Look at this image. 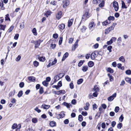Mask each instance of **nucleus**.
<instances>
[{
  "instance_id": "3c124183",
  "label": "nucleus",
  "mask_w": 131,
  "mask_h": 131,
  "mask_svg": "<svg viewBox=\"0 0 131 131\" xmlns=\"http://www.w3.org/2000/svg\"><path fill=\"white\" fill-rule=\"evenodd\" d=\"M122 127V124L121 123H118L117 125V128L121 129Z\"/></svg>"
},
{
  "instance_id": "aec40b11",
  "label": "nucleus",
  "mask_w": 131,
  "mask_h": 131,
  "mask_svg": "<svg viewBox=\"0 0 131 131\" xmlns=\"http://www.w3.org/2000/svg\"><path fill=\"white\" fill-rule=\"evenodd\" d=\"M31 121L32 123H36L38 122V119L36 117H33L32 118Z\"/></svg>"
},
{
  "instance_id": "72a5a7b5",
  "label": "nucleus",
  "mask_w": 131,
  "mask_h": 131,
  "mask_svg": "<svg viewBox=\"0 0 131 131\" xmlns=\"http://www.w3.org/2000/svg\"><path fill=\"white\" fill-rule=\"evenodd\" d=\"M101 3L99 4V6L100 7H103L104 6V1L101 0L100 2Z\"/></svg>"
},
{
  "instance_id": "5701e85b",
  "label": "nucleus",
  "mask_w": 131,
  "mask_h": 131,
  "mask_svg": "<svg viewBox=\"0 0 131 131\" xmlns=\"http://www.w3.org/2000/svg\"><path fill=\"white\" fill-rule=\"evenodd\" d=\"M119 60L123 63L125 62V59L123 56H121L119 58Z\"/></svg>"
},
{
  "instance_id": "58836bf2",
  "label": "nucleus",
  "mask_w": 131,
  "mask_h": 131,
  "mask_svg": "<svg viewBox=\"0 0 131 131\" xmlns=\"http://www.w3.org/2000/svg\"><path fill=\"white\" fill-rule=\"evenodd\" d=\"M107 70L109 72L111 73H113L114 72V71L113 69H111V68H108L107 69Z\"/></svg>"
},
{
  "instance_id": "338daca9",
  "label": "nucleus",
  "mask_w": 131,
  "mask_h": 131,
  "mask_svg": "<svg viewBox=\"0 0 131 131\" xmlns=\"http://www.w3.org/2000/svg\"><path fill=\"white\" fill-rule=\"evenodd\" d=\"M58 86L59 88L60 87H61L62 86V82L61 81H60L58 83Z\"/></svg>"
},
{
  "instance_id": "c9c22d12",
  "label": "nucleus",
  "mask_w": 131,
  "mask_h": 131,
  "mask_svg": "<svg viewBox=\"0 0 131 131\" xmlns=\"http://www.w3.org/2000/svg\"><path fill=\"white\" fill-rule=\"evenodd\" d=\"M84 61V60H80L78 63V66L79 67H81L83 64Z\"/></svg>"
},
{
  "instance_id": "4468645a",
  "label": "nucleus",
  "mask_w": 131,
  "mask_h": 131,
  "mask_svg": "<svg viewBox=\"0 0 131 131\" xmlns=\"http://www.w3.org/2000/svg\"><path fill=\"white\" fill-rule=\"evenodd\" d=\"M28 79L30 82H34L35 81V78L33 76L29 77Z\"/></svg>"
},
{
  "instance_id": "a19ab883",
  "label": "nucleus",
  "mask_w": 131,
  "mask_h": 131,
  "mask_svg": "<svg viewBox=\"0 0 131 131\" xmlns=\"http://www.w3.org/2000/svg\"><path fill=\"white\" fill-rule=\"evenodd\" d=\"M14 28V26H12L8 29L7 31L9 33L11 32L12 31V30Z\"/></svg>"
},
{
  "instance_id": "e433bc0d",
  "label": "nucleus",
  "mask_w": 131,
  "mask_h": 131,
  "mask_svg": "<svg viewBox=\"0 0 131 131\" xmlns=\"http://www.w3.org/2000/svg\"><path fill=\"white\" fill-rule=\"evenodd\" d=\"M23 94V91H20L18 93V94L17 96L18 97H20L22 96Z\"/></svg>"
},
{
  "instance_id": "f3484780",
  "label": "nucleus",
  "mask_w": 131,
  "mask_h": 131,
  "mask_svg": "<svg viewBox=\"0 0 131 131\" xmlns=\"http://www.w3.org/2000/svg\"><path fill=\"white\" fill-rule=\"evenodd\" d=\"M51 13L52 12L50 10H47L45 14L46 17H48L49 16H50V15L51 14Z\"/></svg>"
},
{
  "instance_id": "dca6fc26",
  "label": "nucleus",
  "mask_w": 131,
  "mask_h": 131,
  "mask_svg": "<svg viewBox=\"0 0 131 131\" xmlns=\"http://www.w3.org/2000/svg\"><path fill=\"white\" fill-rule=\"evenodd\" d=\"M69 54L68 53L66 52L63 55V57H62V61H63L65 60L66 58L68 56Z\"/></svg>"
},
{
  "instance_id": "09e8293b",
  "label": "nucleus",
  "mask_w": 131,
  "mask_h": 131,
  "mask_svg": "<svg viewBox=\"0 0 131 131\" xmlns=\"http://www.w3.org/2000/svg\"><path fill=\"white\" fill-rule=\"evenodd\" d=\"M108 19L109 20H114V18L113 16H111L108 17Z\"/></svg>"
},
{
  "instance_id": "7c9ffc66",
  "label": "nucleus",
  "mask_w": 131,
  "mask_h": 131,
  "mask_svg": "<svg viewBox=\"0 0 131 131\" xmlns=\"http://www.w3.org/2000/svg\"><path fill=\"white\" fill-rule=\"evenodd\" d=\"M90 104L89 103H86V106L84 107V108L85 110H88V107L89 106Z\"/></svg>"
},
{
  "instance_id": "1a4fd4ad",
  "label": "nucleus",
  "mask_w": 131,
  "mask_h": 131,
  "mask_svg": "<svg viewBox=\"0 0 131 131\" xmlns=\"http://www.w3.org/2000/svg\"><path fill=\"white\" fill-rule=\"evenodd\" d=\"M116 93H115L112 95L108 97L107 99L108 101H112L116 97Z\"/></svg>"
},
{
  "instance_id": "de8ad7c7",
  "label": "nucleus",
  "mask_w": 131,
  "mask_h": 131,
  "mask_svg": "<svg viewBox=\"0 0 131 131\" xmlns=\"http://www.w3.org/2000/svg\"><path fill=\"white\" fill-rule=\"evenodd\" d=\"M78 120L80 122H81L83 121V118L82 115H80L79 116Z\"/></svg>"
},
{
  "instance_id": "864d4df0",
  "label": "nucleus",
  "mask_w": 131,
  "mask_h": 131,
  "mask_svg": "<svg viewBox=\"0 0 131 131\" xmlns=\"http://www.w3.org/2000/svg\"><path fill=\"white\" fill-rule=\"evenodd\" d=\"M101 0H93V3L94 4H97L98 1L100 2L101 1Z\"/></svg>"
},
{
  "instance_id": "f257e3e1",
  "label": "nucleus",
  "mask_w": 131,
  "mask_h": 131,
  "mask_svg": "<svg viewBox=\"0 0 131 131\" xmlns=\"http://www.w3.org/2000/svg\"><path fill=\"white\" fill-rule=\"evenodd\" d=\"M116 25V24H113L112 25L106 29L105 32V33L106 34H107L111 31L113 30L114 29L115 26Z\"/></svg>"
},
{
  "instance_id": "6e6d98bb",
  "label": "nucleus",
  "mask_w": 131,
  "mask_h": 131,
  "mask_svg": "<svg viewBox=\"0 0 131 131\" xmlns=\"http://www.w3.org/2000/svg\"><path fill=\"white\" fill-rule=\"evenodd\" d=\"M125 73L129 75L131 74V71L130 70H126Z\"/></svg>"
},
{
  "instance_id": "f03ea898",
  "label": "nucleus",
  "mask_w": 131,
  "mask_h": 131,
  "mask_svg": "<svg viewBox=\"0 0 131 131\" xmlns=\"http://www.w3.org/2000/svg\"><path fill=\"white\" fill-rule=\"evenodd\" d=\"M95 26V23L93 21L91 22L89 24V29L91 31H93Z\"/></svg>"
},
{
  "instance_id": "603ef678",
  "label": "nucleus",
  "mask_w": 131,
  "mask_h": 131,
  "mask_svg": "<svg viewBox=\"0 0 131 131\" xmlns=\"http://www.w3.org/2000/svg\"><path fill=\"white\" fill-rule=\"evenodd\" d=\"M56 45L55 44L51 43L50 45V47L52 49H54L56 47Z\"/></svg>"
},
{
  "instance_id": "393cba45",
  "label": "nucleus",
  "mask_w": 131,
  "mask_h": 131,
  "mask_svg": "<svg viewBox=\"0 0 131 131\" xmlns=\"http://www.w3.org/2000/svg\"><path fill=\"white\" fill-rule=\"evenodd\" d=\"M59 27L60 29L63 30L65 27V25L64 24H62L61 25H59Z\"/></svg>"
},
{
  "instance_id": "423d86ee",
  "label": "nucleus",
  "mask_w": 131,
  "mask_h": 131,
  "mask_svg": "<svg viewBox=\"0 0 131 131\" xmlns=\"http://www.w3.org/2000/svg\"><path fill=\"white\" fill-rule=\"evenodd\" d=\"M62 16V13L61 11L58 12L56 14V18L58 20H59L61 17Z\"/></svg>"
},
{
  "instance_id": "f704fd0d",
  "label": "nucleus",
  "mask_w": 131,
  "mask_h": 131,
  "mask_svg": "<svg viewBox=\"0 0 131 131\" xmlns=\"http://www.w3.org/2000/svg\"><path fill=\"white\" fill-rule=\"evenodd\" d=\"M60 79V78L59 76L58 75H57L55 76L54 78V82H56L57 81H58L59 79Z\"/></svg>"
},
{
  "instance_id": "052dcab7",
  "label": "nucleus",
  "mask_w": 131,
  "mask_h": 131,
  "mask_svg": "<svg viewBox=\"0 0 131 131\" xmlns=\"http://www.w3.org/2000/svg\"><path fill=\"white\" fill-rule=\"evenodd\" d=\"M9 15L8 14H7L6 15V16L5 17V20H9V21H10V19L9 17Z\"/></svg>"
},
{
  "instance_id": "2eb2a0df",
  "label": "nucleus",
  "mask_w": 131,
  "mask_h": 131,
  "mask_svg": "<svg viewBox=\"0 0 131 131\" xmlns=\"http://www.w3.org/2000/svg\"><path fill=\"white\" fill-rule=\"evenodd\" d=\"M50 126L53 127L56 126V122L54 121H52L50 122L49 123Z\"/></svg>"
},
{
  "instance_id": "473e14b6",
  "label": "nucleus",
  "mask_w": 131,
  "mask_h": 131,
  "mask_svg": "<svg viewBox=\"0 0 131 131\" xmlns=\"http://www.w3.org/2000/svg\"><path fill=\"white\" fill-rule=\"evenodd\" d=\"M121 2L122 5V8H126L127 7L126 6L124 2L122 1Z\"/></svg>"
},
{
  "instance_id": "b1692460",
  "label": "nucleus",
  "mask_w": 131,
  "mask_h": 131,
  "mask_svg": "<svg viewBox=\"0 0 131 131\" xmlns=\"http://www.w3.org/2000/svg\"><path fill=\"white\" fill-rule=\"evenodd\" d=\"M96 56V54L95 52H93L91 55V58L92 59H94Z\"/></svg>"
},
{
  "instance_id": "37998d69",
  "label": "nucleus",
  "mask_w": 131,
  "mask_h": 131,
  "mask_svg": "<svg viewBox=\"0 0 131 131\" xmlns=\"http://www.w3.org/2000/svg\"><path fill=\"white\" fill-rule=\"evenodd\" d=\"M0 29L1 30H4L6 26L5 25H1L0 26Z\"/></svg>"
},
{
  "instance_id": "c756f323",
  "label": "nucleus",
  "mask_w": 131,
  "mask_h": 131,
  "mask_svg": "<svg viewBox=\"0 0 131 131\" xmlns=\"http://www.w3.org/2000/svg\"><path fill=\"white\" fill-rule=\"evenodd\" d=\"M125 80L127 82L131 84V78H126Z\"/></svg>"
},
{
  "instance_id": "4be33fe9",
  "label": "nucleus",
  "mask_w": 131,
  "mask_h": 131,
  "mask_svg": "<svg viewBox=\"0 0 131 131\" xmlns=\"http://www.w3.org/2000/svg\"><path fill=\"white\" fill-rule=\"evenodd\" d=\"M38 58L39 60L41 62H44L46 60L45 58L44 57H38Z\"/></svg>"
},
{
  "instance_id": "680f3d73",
  "label": "nucleus",
  "mask_w": 131,
  "mask_h": 131,
  "mask_svg": "<svg viewBox=\"0 0 131 131\" xmlns=\"http://www.w3.org/2000/svg\"><path fill=\"white\" fill-rule=\"evenodd\" d=\"M34 110L38 113H40L41 112V110L39 109L37 107H36L35 108Z\"/></svg>"
},
{
  "instance_id": "8fccbe9b",
  "label": "nucleus",
  "mask_w": 131,
  "mask_h": 131,
  "mask_svg": "<svg viewBox=\"0 0 131 131\" xmlns=\"http://www.w3.org/2000/svg\"><path fill=\"white\" fill-rule=\"evenodd\" d=\"M110 40L112 41V43L113 42H115L116 40V37H112Z\"/></svg>"
},
{
  "instance_id": "c03bdc74",
  "label": "nucleus",
  "mask_w": 131,
  "mask_h": 131,
  "mask_svg": "<svg viewBox=\"0 0 131 131\" xmlns=\"http://www.w3.org/2000/svg\"><path fill=\"white\" fill-rule=\"evenodd\" d=\"M124 118L123 115L122 114L119 118V120L120 122H122L123 121Z\"/></svg>"
},
{
  "instance_id": "2f4dec72",
  "label": "nucleus",
  "mask_w": 131,
  "mask_h": 131,
  "mask_svg": "<svg viewBox=\"0 0 131 131\" xmlns=\"http://www.w3.org/2000/svg\"><path fill=\"white\" fill-rule=\"evenodd\" d=\"M99 88L97 85H95L93 89V91L97 92L99 90Z\"/></svg>"
},
{
  "instance_id": "7ed1b4c3",
  "label": "nucleus",
  "mask_w": 131,
  "mask_h": 131,
  "mask_svg": "<svg viewBox=\"0 0 131 131\" xmlns=\"http://www.w3.org/2000/svg\"><path fill=\"white\" fill-rule=\"evenodd\" d=\"M89 17V15L88 12H86L83 15L82 17V21H84Z\"/></svg>"
},
{
  "instance_id": "e2e57ef3",
  "label": "nucleus",
  "mask_w": 131,
  "mask_h": 131,
  "mask_svg": "<svg viewBox=\"0 0 131 131\" xmlns=\"http://www.w3.org/2000/svg\"><path fill=\"white\" fill-rule=\"evenodd\" d=\"M11 102L13 103H15L16 101V100L14 98H12L11 100Z\"/></svg>"
},
{
  "instance_id": "ea45409f",
  "label": "nucleus",
  "mask_w": 131,
  "mask_h": 131,
  "mask_svg": "<svg viewBox=\"0 0 131 131\" xmlns=\"http://www.w3.org/2000/svg\"><path fill=\"white\" fill-rule=\"evenodd\" d=\"M83 80L82 79H80L78 80L77 81V84H81L83 82Z\"/></svg>"
},
{
  "instance_id": "4d7b16f0",
  "label": "nucleus",
  "mask_w": 131,
  "mask_h": 131,
  "mask_svg": "<svg viewBox=\"0 0 131 131\" xmlns=\"http://www.w3.org/2000/svg\"><path fill=\"white\" fill-rule=\"evenodd\" d=\"M65 78L66 80L68 81H70L71 80L70 77L68 75H66L65 76Z\"/></svg>"
},
{
  "instance_id": "412c9836",
  "label": "nucleus",
  "mask_w": 131,
  "mask_h": 131,
  "mask_svg": "<svg viewBox=\"0 0 131 131\" xmlns=\"http://www.w3.org/2000/svg\"><path fill=\"white\" fill-rule=\"evenodd\" d=\"M32 32L33 35L35 36L37 35V30L35 28H34L32 30Z\"/></svg>"
},
{
  "instance_id": "bf43d9fd",
  "label": "nucleus",
  "mask_w": 131,
  "mask_h": 131,
  "mask_svg": "<svg viewBox=\"0 0 131 131\" xmlns=\"http://www.w3.org/2000/svg\"><path fill=\"white\" fill-rule=\"evenodd\" d=\"M73 40V38H70L69 39L68 42L69 43H72Z\"/></svg>"
},
{
  "instance_id": "9d476101",
  "label": "nucleus",
  "mask_w": 131,
  "mask_h": 131,
  "mask_svg": "<svg viewBox=\"0 0 131 131\" xmlns=\"http://www.w3.org/2000/svg\"><path fill=\"white\" fill-rule=\"evenodd\" d=\"M57 59L56 58H55L54 61L51 63H49V64L47 65V67L49 68L51 66L55 65L57 62Z\"/></svg>"
},
{
  "instance_id": "f8f14e48",
  "label": "nucleus",
  "mask_w": 131,
  "mask_h": 131,
  "mask_svg": "<svg viewBox=\"0 0 131 131\" xmlns=\"http://www.w3.org/2000/svg\"><path fill=\"white\" fill-rule=\"evenodd\" d=\"M50 107V106L49 105L43 104L41 106V107L45 109H48Z\"/></svg>"
},
{
  "instance_id": "49530a36",
  "label": "nucleus",
  "mask_w": 131,
  "mask_h": 131,
  "mask_svg": "<svg viewBox=\"0 0 131 131\" xmlns=\"http://www.w3.org/2000/svg\"><path fill=\"white\" fill-rule=\"evenodd\" d=\"M17 127L18 126L17 124H16L15 123L13 124L12 127V128L13 129H14Z\"/></svg>"
},
{
  "instance_id": "39448f33",
  "label": "nucleus",
  "mask_w": 131,
  "mask_h": 131,
  "mask_svg": "<svg viewBox=\"0 0 131 131\" xmlns=\"http://www.w3.org/2000/svg\"><path fill=\"white\" fill-rule=\"evenodd\" d=\"M113 5L115 11H117L119 8L118 3L116 1H114L113 2Z\"/></svg>"
},
{
  "instance_id": "0eeeda50",
  "label": "nucleus",
  "mask_w": 131,
  "mask_h": 131,
  "mask_svg": "<svg viewBox=\"0 0 131 131\" xmlns=\"http://www.w3.org/2000/svg\"><path fill=\"white\" fill-rule=\"evenodd\" d=\"M65 116L64 112H61L59 114L56 115V117L58 119L63 117Z\"/></svg>"
},
{
  "instance_id": "0e129e2a",
  "label": "nucleus",
  "mask_w": 131,
  "mask_h": 131,
  "mask_svg": "<svg viewBox=\"0 0 131 131\" xmlns=\"http://www.w3.org/2000/svg\"><path fill=\"white\" fill-rule=\"evenodd\" d=\"M119 110V107L118 106H116L115 109V112H117Z\"/></svg>"
},
{
  "instance_id": "9b49d317",
  "label": "nucleus",
  "mask_w": 131,
  "mask_h": 131,
  "mask_svg": "<svg viewBox=\"0 0 131 131\" xmlns=\"http://www.w3.org/2000/svg\"><path fill=\"white\" fill-rule=\"evenodd\" d=\"M66 92L64 90H61L56 91L55 93V94L58 95H59L61 94H64Z\"/></svg>"
},
{
  "instance_id": "6e6552de",
  "label": "nucleus",
  "mask_w": 131,
  "mask_h": 131,
  "mask_svg": "<svg viewBox=\"0 0 131 131\" xmlns=\"http://www.w3.org/2000/svg\"><path fill=\"white\" fill-rule=\"evenodd\" d=\"M42 41V40L40 39H38L37 41H36L35 43V48H37L40 44V43Z\"/></svg>"
},
{
  "instance_id": "5fc2aeb1",
  "label": "nucleus",
  "mask_w": 131,
  "mask_h": 131,
  "mask_svg": "<svg viewBox=\"0 0 131 131\" xmlns=\"http://www.w3.org/2000/svg\"><path fill=\"white\" fill-rule=\"evenodd\" d=\"M50 4L53 5H56L57 2L54 1H52L50 2Z\"/></svg>"
},
{
  "instance_id": "c85d7f7f",
  "label": "nucleus",
  "mask_w": 131,
  "mask_h": 131,
  "mask_svg": "<svg viewBox=\"0 0 131 131\" xmlns=\"http://www.w3.org/2000/svg\"><path fill=\"white\" fill-rule=\"evenodd\" d=\"M88 67L87 66H83L82 67V70L84 72H86L88 70Z\"/></svg>"
},
{
  "instance_id": "20e7f679",
  "label": "nucleus",
  "mask_w": 131,
  "mask_h": 131,
  "mask_svg": "<svg viewBox=\"0 0 131 131\" xmlns=\"http://www.w3.org/2000/svg\"><path fill=\"white\" fill-rule=\"evenodd\" d=\"M62 2L63 4V7L64 8H66L69 4V1L68 0H63Z\"/></svg>"
},
{
  "instance_id": "a211bd4d",
  "label": "nucleus",
  "mask_w": 131,
  "mask_h": 131,
  "mask_svg": "<svg viewBox=\"0 0 131 131\" xmlns=\"http://www.w3.org/2000/svg\"><path fill=\"white\" fill-rule=\"evenodd\" d=\"M73 21V19H71L68 20V26L69 27H70L72 25Z\"/></svg>"
},
{
  "instance_id": "a18cd8bd",
  "label": "nucleus",
  "mask_w": 131,
  "mask_h": 131,
  "mask_svg": "<svg viewBox=\"0 0 131 131\" xmlns=\"http://www.w3.org/2000/svg\"><path fill=\"white\" fill-rule=\"evenodd\" d=\"M62 40H63L62 37H60L59 39V45H60L61 44V43L62 42Z\"/></svg>"
},
{
  "instance_id": "ddd939ff",
  "label": "nucleus",
  "mask_w": 131,
  "mask_h": 131,
  "mask_svg": "<svg viewBox=\"0 0 131 131\" xmlns=\"http://www.w3.org/2000/svg\"><path fill=\"white\" fill-rule=\"evenodd\" d=\"M63 104L65 106H66L68 108H69L71 107L72 106L70 103H68L66 102H64Z\"/></svg>"
},
{
  "instance_id": "cd10ccee",
  "label": "nucleus",
  "mask_w": 131,
  "mask_h": 131,
  "mask_svg": "<svg viewBox=\"0 0 131 131\" xmlns=\"http://www.w3.org/2000/svg\"><path fill=\"white\" fill-rule=\"evenodd\" d=\"M88 65L90 67H92L94 65V63L92 61H89L88 63Z\"/></svg>"
},
{
  "instance_id": "13d9d810",
  "label": "nucleus",
  "mask_w": 131,
  "mask_h": 131,
  "mask_svg": "<svg viewBox=\"0 0 131 131\" xmlns=\"http://www.w3.org/2000/svg\"><path fill=\"white\" fill-rule=\"evenodd\" d=\"M24 22H22L20 25V27L21 29H23L24 27Z\"/></svg>"
},
{
  "instance_id": "79ce46f5",
  "label": "nucleus",
  "mask_w": 131,
  "mask_h": 131,
  "mask_svg": "<svg viewBox=\"0 0 131 131\" xmlns=\"http://www.w3.org/2000/svg\"><path fill=\"white\" fill-rule=\"evenodd\" d=\"M42 84L44 86H47L48 85V83L45 80L42 82Z\"/></svg>"
},
{
  "instance_id": "bb28decb",
  "label": "nucleus",
  "mask_w": 131,
  "mask_h": 131,
  "mask_svg": "<svg viewBox=\"0 0 131 131\" xmlns=\"http://www.w3.org/2000/svg\"><path fill=\"white\" fill-rule=\"evenodd\" d=\"M110 23V22H108V21L106 20L105 21L102 22V25L103 26H106Z\"/></svg>"
},
{
  "instance_id": "4c0bfd02",
  "label": "nucleus",
  "mask_w": 131,
  "mask_h": 131,
  "mask_svg": "<svg viewBox=\"0 0 131 131\" xmlns=\"http://www.w3.org/2000/svg\"><path fill=\"white\" fill-rule=\"evenodd\" d=\"M112 46H109L107 47V50L109 51L110 52H111L112 51Z\"/></svg>"
},
{
  "instance_id": "69168bd1",
  "label": "nucleus",
  "mask_w": 131,
  "mask_h": 131,
  "mask_svg": "<svg viewBox=\"0 0 131 131\" xmlns=\"http://www.w3.org/2000/svg\"><path fill=\"white\" fill-rule=\"evenodd\" d=\"M43 92V89L42 87H40V89L39 93L41 94Z\"/></svg>"
},
{
  "instance_id": "a878e982",
  "label": "nucleus",
  "mask_w": 131,
  "mask_h": 131,
  "mask_svg": "<svg viewBox=\"0 0 131 131\" xmlns=\"http://www.w3.org/2000/svg\"><path fill=\"white\" fill-rule=\"evenodd\" d=\"M33 64L35 67H37L39 65V62L36 61H35L33 62Z\"/></svg>"
},
{
  "instance_id": "774afa93",
  "label": "nucleus",
  "mask_w": 131,
  "mask_h": 131,
  "mask_svg": "<svg viewBox=\"0 0 131 131\" xmlns=\"http://www.w3.org/2000/svg\"><path fill=\"white\" fill-rule=\"evenodd\" d=\"M69 86L70 87L71 89H72L74 88V85L72 83H71L70 84Z\"/></svg>"
},
{
  "instance_id": "6ab92c4d",
  "label": "nucleus",
  "mask_w": 131,
  "mask_h": 131,
  "mask_svg": "<svg viewBox=\"0 0 131 131\" xmlns=\"http://www.w3.org/2000/svg\"><path fill=\"white\" fill-rule=\"evenodd\" d=\"M86 28H87L84 25L82 26L80 28V31L82 32H84L85 31Z\"/></svg>"
}]
</instances>
